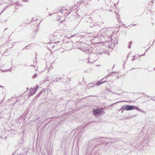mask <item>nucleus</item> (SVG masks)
I'll use <instances>...</instances> for the list:
<instances>
[{
    "instance_id": "1",
    "label": "nucleus",
    "mask_w": 155,
    "mask_h": 155,
    "mask_svg": "<svg viewBox=\"0 0 155 155\" xmlns=\"http://www.w3.org/2000/svg\"><path fill=\"white\" fill-rule=\"evenodd\" d=\"M112 33H113V32L110 28H104L99 31L98 35L100 36V39H101L105 37L111 36Z\"/></svg>"
},
{
    "instance_id": "2",
    "label": "nucleus",
    "mask_w": 155,
    "mask_h": 155,
    "mask_svg": "<svg viewBox=\"0 0 155 155\" xmlns=\"http://www.w3.org/2000/svg\"><path fill=\"white\" fill-rule=\"evenodd\" d=\"M89 57L88 58V63H92L94 61H95L98 58V53H90L89 52Z\"/></svg>"
},
{
    "instance_id": "3",
    "label": "nucleus",
    "mask_w": 155,
    "mask_h": 155,
    "mask_svg": "<svg viewBox=\"0 0 155 155\" xmlns=\"http://www.w3.org/2000/svg\"><path fill=\"white\" fill-rule=\"evenodd\" d=\"M70 13L68 12V10L65 8L62 9L60 12H59L58 14V17L57 20H60V17L64 16V18L68 15Z\"/></svg>"
},
{
    "instance_id": "4",
    "label": "nucleus",
    "mask_w": 155,
    "mask_h": 155,
    "mask_svg": "<svg viewBox=\"0 0 155 155\" xmlns=\"http://www.w3.org/2000/svg\"><path fill=\"white\" fill-rule=\"evenodd\" d=\"M111 40V44L109 46V47L113 49L116 46V45L117 44L118 41L117 38H114V39H112L111 36L109 38Z\"/></svg>"
},
{
    "instance_id": "5",
    "label": "nucleus",
    "mask_w": 155,
    "mask_h": 155,
    "mask_svg": "<svg viewBox=\"0 0 155 155\" xmlns=\"http://www.w3.org/2000/svg\"><path fill=\"white\" fill-rule=\"evenodd\" d=\"M61 31L58 30L55 31L53 34V36L54 38V39H56L57 37H59L62 35V33H61Z\"/></svg>"
},
{
    "instance_id": "6",
    "label": "nucleus",
    "mask_w": 155,
    "mask_h": 155,
    "mask_svg": "<svg viewBox=\"0 0 155 155\" xmlns=\"http://www.w3.org/2000/svg\"><path fill=\"white\" fill-rule=\"evenodd\" d=\"M3 3H7L8 4H9L8 5L9 6H11L12 5H15V6H16L17 5H18V2H10V1H8V2H3Z\"/></svg>"
},
{
    "instance_id": "7",
    "label": "nucleus",
    "mask_w": 155,
    "mask_h": 155,
    "mask_svg": "<svg viewBox=\"0 0 155 155\" xmlns=\"http://www.w3.org/2000/svg\"><path fill=\"white\" fill-rule=\"evenodd\" d=\"M99 32H94L92 33L91 34L92 35L90 37H92L94 38H98L100 39V36L98 35Z\"/></svg>"
},
{
    "instance_id": "8",
    "label": "nucleus",
    "mask_w": 155,
    "mask_h": 155,
    "mask_svg": "<svg viewBox=\"0 0 155 155\" xmlns=\"http://www.w3.org/2000/svg\"><path fill=\"white\" fill-rule=\"evenodd\" d=\"M37 91V89H35L34 88H32L31 89L29 92L28 95L29 96H32L35 94Z\"/></svg>"
},
{
    "instance_id": "9",
    "label": "nucleus",
    "mask_w": 155,
    "mask_h": 155,
    "mask_svg": "<svg viewBox=\"0 0 155 155\" xmlns=\"http://www.w3.org/2000/svg\"><path fill=\"white\" fill-rule=\"evenodd\" d=\"M93 112L95 115L97 114L101 113L102 112V110H101L99 109H94L93 110Z\"/></svg>"
},
{
    "instance_id": "10",
    "label": "nucleus",
    "mask_w": 155,
    "mask_h": 155,
    "mask_svg": "<svg viewBox=\"0 0 155 155\" xmlns=\"http://www.w3.org/2000/svg\"><path fill=\"white\" fill-rule=\"evenodd\" d=\"M134 106L131 105H127V110H131L134 109Z\"/></svg>"
},
{
    "instance_id": "11",
    "label": "nucleus",
    "mask_w": 155,
    "mask_h": 155,
    "mask_svg": "<svg viewBox=\"0 0 155 155\" xmlns=\"http://www.w3.org/2000/svg\"><path fill=\"white\" fill-rule=\"evenodd\" d=\"M104 79V78H103L102 79H101L100 81L97 82L96 84V85H99L104 83L105 82H106V81H102Z\"/></svg>"
},
{
    "instance_id": "12",
    "label": "nucleus",
    "mask_w": 155,
    "mask_h": 155,
    "mask_svg": "<svg viewBox=\"0 0 155 155\" xmlns=\"http://www.w3.org/2000/svg\"><path fill=\"white\" fill-rule=\"evenodd\" d=\"M80 50L82 51L83 52H85L86 54L89 53V50H86L85 49L83 48H78Z\"/></svg>"
},
{
    "instance_id": "13",
    "label": "nucleus",
    "mask_w": 155,
    "mask_h": 155,
    "mask_svg": "<svg viewBox=\"0 0 155 155\" xmlns=\"http://www.w3.org/2000/svg\"><path fill=\"white\" fill-rule=\"evenodd\" d=\"M101 140H101L103 141V143H109V141L106 140L107 139V138H100Z\"/></svg>"
},
{
    "instance_id": "14",
    "label": "nucleus",
    "mask_w": 155,
    "mask_h": 155,
    "mask_svg": "<svg viewBox=\"0 0 155 155\" xmlns=\"http://www.w3.org/2000/svg\"><path fill=\"white\" fill-rule=\"evenodd\" d=\"M94 86V84L92 83H90L89 84L87 85V87L88 88H89L90 87H93Z\"/></svg>"
},
{
    "instance_id": "15",
    "label": "nucleus",
    "mask_w": 155,
    "mask_h": 155,
    "mask_svg": "<svg viewBox=\"0 0 155 155\" xmlns=\"http://www.w3.org/2000/svg\"><path fill=\"white\" fill-rule=\"evenodd\" d=\"M115 72H112L111 73L109 74L105 77L104 78V80H105V79L106 78L108 77L111 76L112 74L115 73Z\"/></svg>"
},
{
    "instance_id": "16",
    "label": "nucleus",
    "mask_w": 155,
    "mask_h": 155,
    "mask_svg": "<svg viewBox=\"0 0 155 155\" xmlns=\"http://www.w3.org/2000/svg\"><path fill=\"white\" fill-rule=\"evenodd\" d=\"M13 67H12L10 69H8L7 70H5L3 71L5 72H6L7 71H11L13 69Z\"/></svg>"
},
{
    "instance_id": "17",
    "label": "nucleus",
    "mask_w": 155,
    "mask_h": 155,
    "mask_svg": "<svg viewBox=\"0 0 155 155\" xmlns=\"http://www.w3.org/2000/svg\"><path fill=\"white\" fill-rule=\"evenodd\" d=\"M127 108V105H125L123 106L122 107V108L124 110H127V108Z\"/></svg>"
},
{
    "instance_id": "18",
    "label": "nucleus",
    "mask_w": 155,
    "mask_h": 155,
    "mask_svg": "<svg viewBox=\"0 0 155 155\" xmlns=\"http://www.w3.org/2000/svg\"><path fill=\"white\" fill-rule=\"evenodd\" d=\"M134 109H135L136 110H137L142 112V111L140 109L139 107H136L135 108H134Z\"/></svg>"
},
{
    "instance_id": "19",
    "label": "nucleus",
    "mask_w": 155,
    "mask_h": 155,
    "mask_svg": "<svg viewBox=\"0 0 155 155\" xmlns=\"http://www.w3.org/2000/svg\"><path fill=\"white\" fill-rule=\"evenodd\" d=\"M42 91H40L38 94L37 95L36 97H39L42 94Z\"/></svg>"
},
{
    "instance_id": "20",
    "label": "nucleus",
    "mask_w": 155,
    "mask_h": 155,
    "mask_svg": "<svg viewBox=\"0 0 155 155\" xmlns=\"http://www.w3.org/2000/svg\"><path fill=\"white\" fill-rule=\"evenodd\" d=\"M61 79V78H56V80L53 81H54V82H57L58 81V80H60Z\"/></svg>"
},
{
    "instance_id": "21",
    "label": "nucleus",
    "mask_w": 155,
    "mask_h": 155,
    "mask_svg": "<svg viewBox=\"0 0 155 155\" xmlns=\"http://www.w3.org/2000/svg\"><path fill=\"white\" fill-rule=\"evenodd\" d=\"M132 43H131V41L129 43V45H128V48H130V46H131V44Z\"/></svg>"
},
{
    "instance_id": "22",
    "label": "nucleus",
    "mask_w": 155,
    "mask_h": 155,
    "mask_svg": "<svg viewBox=\"0 0 155 155\" xmlns=\"http://www.w3.org/2000/svg\"><path fill=\"white\" fill-rule=\"evenodd\" d=\"M97 25L96 24L94 23L93 25V24H92V25H90V26L91 27H93L94 26H96Z\"/></svg>"
},
{
    "instance_id": "23",
    "label": "nucleus",
    "mask_w": 155,
    "mask_h": 155,
    "mask_svg": "<svg viewBox=\"0 0 155 155\" xmlns=\"http://www.w3.org/2000/svg\"><path fill=\"white\" fill-rule=\"evenodd\" d=\"M36 76H37L36 74H35L33 75V76H32V78H35L36 77Z\"/></svg>"
},
{
    "instance_id": "24",
    "label": "nucleus",
    "mask_w": 155,
    "mask_h": 155,
    "mask_svg": "<svg viewBox=\"0 0 155 155\" xmlns=\"http://www.w3.org/2000/svg\"><path fill=\"white\" fill-rule=\"evenodd\" d=\"M92 21L91 20V18L90 17H89V20L87 21V22H91Z\"/></svg>"
},
{
    "instance_id": "25",
    "label": "nucleus",
    "mask_w": 155,
    "mask_h": 155,
    "mask_svg": "<svg viewBox=\"0 0 155 155\" xmlns=\"http://www.w3.org/2000/svg\"><path fill=\"white\" fill-rule=\"evenodd\" d=\"M38 88H39L38 85H37L36 87L35 88H34V89H37H37Z\"/></svg>"
},
{
    "instance_id": "26",
    "label": "nucleus",
    "mask_w": 155,
    "mask_h": 155,
    "mask_svg": "<svg viewBox=\"0 0 155 155\" xmlns=\"http://www.w3.org/2000/svg\"><path fill=\"white\" fill-rule=\"evenodd\" d=\"M136 58H135V56H134L133 59H132V61H134V60H136Z\"/></svg>"
},
{
    "instance_id": "27",
    "label": "nucleus",
    "mask_w": 155,
    "mask_h": 155,
    "mask_svg": "<svg viewBox=\"0 0 155 155\" xmlns=\"http://www.w3.org/2000/svg\"><path fill=\"white\" fill-rule=\"evenodd\" d=\"M103 53V52H100V51H99V52H98V54H102Z\"/></svg>"
},
{
    "instance_id": "28",
    "label": "nucleus",
    "mask_w": 155,
    "mask_h": 155,
    "mask_svg": "<svg viewBox=\"0 0 155 155\" xmlns=\"http://www.w3.org/2000/svg\"><path fill=\"white\" fill-rule=\"evenodd\" d=\"M106 90L109 92V91H111L110 90H109V89H106Z\"/></svg>"
},
{
    "instance_id": "29",
    "label": "nucleus",
    "mask_w": 155,
    "mask_h": 155,
    "mask_svg": "<svg viewBox=\"0 0 155 155\" xmlns=\"http://www.w3.org/2000/svg\"><path fill=\"white\" fill-rule=\"evenodd\" d=\"M76 43H77V45H79V44L80 43V42H77Z\"/></svg>"
},
{
    "instance_id": "30",
    "label": "nucleus",
    "mask_w": 155,
    "mask_h": 155,
    "mask_svg": "<svg viewBox=\"0 0 155 155\" xmlns=\"http://www.w3.org/2000/svg\"><path fill=\"white\" fill-rule=\"evenodd\" d=\"M23 1H24V2H26V1H27V0H23Z\"/></svg>"
},
{
    "instance_id": "31",
    "label": "nucleus",
    "mask_w": 155,
    "mask_h": 155,
    "mask_svg": "<svg viewBox=\"0 0 155 155\" xmlns=\"http://www.w3.org/2000/svg\"><path fill=\"white\" fill-rule=\"evenodd\" d=\"M27 46H27L25 47L24 48H25V49H26L27 47Z\"/></svg>"
},
{
    "instance_id": "32",
    "label": "nucleus",
    "mask_w": 155,
    "mask_h": 155,
    "mask_svg": "<svg viewBox=\"0 0 155 155\" xmlns=\"http://www.w3.org/2000/svg\"><path fill=\"white\" fill-rule=\"evenodd\" d=\"M143 55V54H142V55H139V57H140V56H142V55Z\"/></svg>"
},
{
    "instance_id": "33",
    "label": "nucleus",
    "mask_w": 155,
    "mask_h": 155,
    "mask_svg": "<svg viewBox=\"0 0 155 155\" xmlns=\"http://www.w3.org/2000/svg\"><path fill=\"white\" fill-rule=\"evenodd\" d=\"M146 96H145V97H149V96H148V95H146Z\"/></svg>"
},
{
    "instance_id": "34",
    "label": "nucleus",
    "mask_w": 155,
    "mask_h": 155,
    "mask_svg": "<svg viewBox=\"0 0 155 155\" xmlns=\"http://www.w3.org/2000/svg\"><path fill=\"white\" fill-rule=\"evenodd\" d=\"M0 87H3V86L1 85H0Z\"/></svg>"
},
{
    "instance_id": "35",
    "label": "nucleus",
    "mask_w": 155,
    "mask_h": 155,
    "mask_svg": "<svg viewBox=\"0 0 155 155\" xmlns=\"http://www.w3.org/2000/svg\"><path fill=\"white\" fill-rule=\"evenodd\" d=\"M51 15V14H49L48 15Z\"/></svg>"
},
{
    "instance_id": "36",
    "label": "nucleus",
    "mask_w": 155,
    "mask_h": 155,
    "mask_svg": "<svg viewBox=\"0 0 155 155\" xmlns=\"http://www.w3.org/2000/svg\"><path fill=\"white\" fill-rule=\"evenodd\" d=\"M135 25H135V24H134V25H133V26H135Z\"/></svg>"
},
{
    "instance_id": "37",
    "label": "nucleus",
    "mask_w": 155,
    "mask_h": 155,
    "mask_svg": "<svg viewBox=\"0 0 155 155\" xmlns=\"http://www.w3.org/2000/svg\"><path fill=\"white\" fill-rule=\"evenodd\" d=\"M62 21H61V22L62 23Z\"/></svg>"
},
{
    "instance_id": "38",
    "label": "nucleus",
    "mask_w": 155,
    "mask_h": 155,
    "mask_svg": "<svg viewBox=\"0 0 155 155\" xmlns=\"http://www.w3.org/2000/svg\"><path fill=\"white\" fill-rule=\"evenodd\" d=\"M14 8H16V7H14Z\"/></svg>"
},
{
    "instance_id": "39",
    "label": "nucleus",
    "mask_w": 155,
    "mask_h": 155,
    "mask_svg": "<svg viewBox=\"0 0 155 155\" xmlns=\"http://www.w3.org/2000/svg\"><path fill=\"white\" fill-rule=\"evenodd\" d=\"M154 70H155V67L154 68Z\"/></svg>"
},
{
    "instance_id": "40",
    "label": "nucleus",
    "mask_w": 155,
    "mask_h": 155,
    "mask_svg": "<svg viewBox=\"0 0 155 155\" xmlns=\"http://www.w3.org/2000/svg\"><path fill=\"white\" fill-rule=\"evenodd\" d=\"M31 66H34V65H31Z\"/></svg>"
},
{
    "instance_id": "41",
    "label": "nucleus",
    "mask_w": 155,
    "mask_h": 155,
    "mask_svg": "<svg viewBox=\"0 0 155 155\" xmlns=\"http://www.w3.org/2000/svg\"><path fill=\"white\" fill-rule=\"evenodd\" d=\"M114 66H113V68H114Z\"/></svg>"
}]
</instances>
